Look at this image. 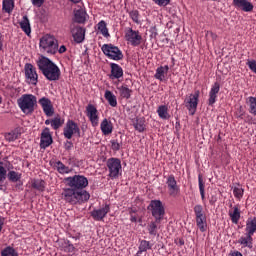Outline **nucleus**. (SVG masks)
Listing matches in <instances>:
<instances>
[{"label":"nucleus","instance_id":"nucleus-52","mask_svg":"<svg viewBox=\"0 0 256 256\" xmlns=\"http://www.w3.org/2000/svg\"><path fill=\"white\" fill-rule=\"evenodd\" d=\"M30 1L34 7H41L45 3V0H30Z\"/></svg>","mask_w":256,"mask_h":256},{"label":"nucleus","instance_id":"nucleus-31","mask_svg":"<svg viewBox=\"0 0 256 256\" xmlns=\"http://www.w3.org/2000/svg\"><path fill=\"white\" fill-rule=\"evenodd\" d=\"M167 73H169V65L160 66L156 69L154 77L158 79V81H165V75H167Z\"/></svg>","mask_w":256,"mask_h":256},{"label":"nucleus","instance_id":"nucleus-54","mask_svg":"<svg viewBox=\"0 0 256 256\" xmlns=\"http://www.w3.org/2000/svg\"><path fill=\"white\" fill-rule=\"evenodd\" d=\"M133 213H135V211H133V210H131L130 211V221L132 222V223H137V216H135V215H133Z\"/></svg>","mask_w":256,"mask_h":256},{"label":"nucleus","instance_id":"nucleus-30","mask_svg":"<svg viewBox=\"0 0 256 256\" xmlns=\"http://www.w3.org/2000/svg\"><path fill=\"white\" fill-rule=\"evenodd\" d=\"M238 243L242 245V247L253 249V235L246 233V236L240 237V239L238 240Z\"/></svg>","mask_w":256,"mask_h":256},{"label":"nucleus","instance_id":"nucleus-27","mask_svg":"<svg viewBox=\"0 0 256 256\" xmlns=\"http://www.w3.org/2000/svg\"><path fill=\"white\" fill-rule=\"evenodd\" d=\"M20 29L29 37L31 35V22L29 21V17L27 15L23 16L22 20L19 22Z\"/></svg>","mask_w":256,"mask_h":256},{"label":"nucleus","instance_id":"nucleus-38","mask_svg":"<svg viewBox=\"0 0 256 256\" xmlns=\"http://www.w3.org/2000/svg\"><path fill=\"white\" fill-rule=\"evenodd\" d=\"M55 167L58 173H60L61 175L69 174L71 172V168H69L68 166H65V164H63V162L61 161H57L55 163Z\"/></svg>","mask_w":256,"mask_h":256},{"label":"nucleus","instance_id":"nucleus-10","mask_svg":"<svg viewBox=\"0 0 256 256\" xmlns=\"http://www.w3.org/2000/svg\"><path fill=\"white\" fill-rule=\"evenodd\" d=\"M166 179V187L168 189V195L170 197H179L181 193V187L177 184V180L175 179V175L170 174L168 176H164Z\"/></svg>","mask_w":256,"mask_h":256},{"label":"nucleus","instance_id":"nucleus-49","mask_svg":"<svg viewBox=\"0 0 256 256\" xmlns=\"http://www.w3.org/2000/svg\"><path fill=\"white\" fill-rule=\"evenodd\" d=\"M246 65L252 73L256 74V60H247Z\"/></svg>","mask_w":256,"mask_h":256},{"label":"nucleus","instance_id":"nucleus-58","mask_svg":"<svg viewBox=\"0 0 256 256\" xmlns=\"http://www.w3.org/2000/svg\"><path fill=\"white\" fill-rule=\"evenodd\" d=\"M3 225H5V219L0 216V232L3 231Z\"/></svg>","mask_w":256,"mask_h":256},{"label":"nucleus","instance_id":"nucleus-53","mask_svg":"<svg viewBox=\"0 0 256 256\" xmlns=\"http://www.w3.org/2000/svg\"><path fill=\"white\" fill-rule=\"evenodd\" d=\"M72 147H73V142L69 140L65 142L64 148L66 149V151H71Z\"/></svg>","mask_w":256,"mask_h":256},{"label":"nucleus","instance_id":"nucleus-29","mask_svg":"<svg viewBox=\"0 0 256 256\" xmlns=\"http://www.w3.org/2000/svg\"><path fill=\"white\" fill-rule=\"evenodd\" d=\"M245 232L248 235H252V236L255 235V233H256V217L247 219Z\"/></svg>","mask_w":256,"mask_h":256},{"label":"nucleus","instance_id":"nucleus-36","mask_svg":"<svg viewBox=\"0 0 256 256\" xmlns=\"http://www.w3.org/2000/svg\"><path fill=\"white\" fill-rule=\"evenodd\" d=\"M6 177H8V181H10V183H17L21 181L22 174L14 170H11L8 172Z\"/></svg>","mask_w":256,"mask_h":256},{"label":"nucleus","instance_id":"nucleus-56","mask_svg":"<svg viewBox=\"0 0 256 256\" xmlns=\"http://www.w3.org/2000/svg\"><path fill=\"white\" fill-rule=\"evenodd\" d=\"M3 43H5V36L0 32V51L3 49Z\"/></svg>","mask_w":256,"mask_h":256},{"label":"nucleus","instance_id":"nucleus-4","mask_svg":"<svg viewBox=\"0 0 256 256\" xmlns=\"http://www.w3.org/2000/svg\"><path fill=\"white\" fill-rule=\"evenodd\" d=\"M66 187H72L77 191H87L85 188L89 186V180L84 175H74L64 178Z\"/></svg>","mask_w":256,"mask_h":256},{"label":"nucleus","instance_id":"nucleus-11","mask_svg":"<svg viewBox=\"0 0 256 256\" xmlns=\"http://www.w3.org/2000/svg\"><path fill=\"white\" fill-rule=\"evenodd\" d=\"M125 39L132 47H139L143 42V36H141L139 30H133V28H127Z\"/></svg>","mask_w":256,"mask_h":256},{"label":"nucleus","instance_id":"nucleus-32","mask_svg":"<svg viewBox=\"0 0 256 256\" xmlns=\"http://www.w3.org/2000/svg\"><path fill=\"white\" fill-rule=\"evenodd\" d=\"M14 9H15V0L2 1V11H4V13H8L9 15H11Z\"/></svg>","mask_w":256,"mask_h":256},{"label":"nucleus","instance_id":"nucleus-6","mask_svg":"<svg viewBox=\"0 0 256 256\" xmlns=\"http://www.w3.org/2000/svg\"><path fill=\"white\" fill-rule=\"evenodd\" d=\"M193 211L195 215L196 226L198 227L201 233H205V231H207V214L205 213L203 205H195Z\"/></svg>","mask_w":256,"mask_h":256},{"label":"nucleus","instance_id":"nucleus-13","mask_svg":"<svg viewBox=\"0 0 256 256\" xmlns=\"http://www.w3.org/2000/svg\"><path fill=\"white\" fill-rule=\"evenodd\" d=\"M63 135L65 139H73V135L81 137V129L75 121L68 120L66 126L63 129Z\"/></svg>","mask_w":256,"mask_h":256},{"label":"nucleus","instance_id":"nucleus-1","mask_svg":"<svg viewBox=\"0 0 256 256\" xmlns=\"http://www.w3.org/2000/svg\"><path fill=\"white\" fill-rule=\"evenodd\" d=\"M62 199L68 205H83L91 199V194L87 191H80L71 186H66L62 191Z\"/></svg>","mask_w":256,"mask_h":256},{"label":"nucleus","instance_id":"nucleus-21","mask_svg":"<svg viewBox=\"0 0 256 256\" xmlns=\"http://www.w3.org/2000/svg\"><path fill=\"white\" fill-rule=\"evenodd\" d=\"M219 91H221V84L215 82L209 92L208 105L210 107H213L214 103H217V95H219Z\"/></svg>","mask_w":256,"mask_h":256},{"label":"nucleus","instance_id":"nucleus-43","mask_svg":"<svg viewBox=\"0 0 256 256\" xmlns=\"http://www.w3.org/2000/svg\"><path fill=\"white\" fill-rule=\"evenodd\" d=\"M145 119L139 118L134 123V128L138 133H143L145 131Z\"/></svg>","mask_w":256,"mask_h":256},{"label":"nucleus","instance_id":"nucleus-3","mask_svg":"<svg viewBox=\"0 0 256 256\" xmlns=\"http://www.w3.org/2000/svg\"><path fill=\"white\" fill-rule=\"evenodd\" d=\"M17 104L24 115H32L35 112L37 105V96L33 94H24L18 100Z\"/></svg>","mask_w":256,"mask_h":256},{"label":"nucleus","instance_id":"nucleus-44","mask_svg":"<svg viewBox=\"0 0 256 256\" xmlns=\"http://www.w3.org/2000/svg\"><path fill=\"white\" fill-rule=\"evenodd\" d=\"M98 30L103 35V37H109V29H107V23L104 20H101L98 23Z\"/></svg>","mask_w":256,"mask_h":256},{"label":"nucleus","instance_id":"nucleus-55","mask_svg":"<svg viewBox=\"0 0 256 256\" xmlns=\"http://www.w3.org/2000/svg\"><path fill=\"white\" fill-rule=\"evenodd\" d=\"M228 256H243V254L237 250H234V251H230Z\"/></svg>","mask_w":256,"mask_h":256},{"label":"nucleus","instance_id":"nucleus-62","mask_svg":"<svg viewBox=\"0 0 256 256\" xmlns=\"http://www.w3.org/2000/svg\"><path fill=\"white\" fill-rule=\"evenodd\" d=\"M3 103V97L0 96V105Z\"/></svg>","mask_w":256,"mask_h":256},{"label":"nucleus","instance_id":"nucleus-39","mask_svg":"<svg viewBox=\"0 0 256 256\" xmlns=\"http://www.w3.org/2000/svg\"><path fill=\"white\" fill-rule=\"evenodd\" d=\"M86 13L83 10H77L74 14V21L76 23H85V21L87 20L86 18Z\"/></svg>","mask_w":256,"mask_h":256},{"label":"nucleus","instance_id":"nucleus-47","mask_svg":"<svg viewBox=\"0 0 256 256\" xmlns=\"http://www.w3.org/2000/svg\"><path fill=\"white\" fill-rule=\"evenodd\" d=\"M1 256H19V254H17L13 247L8 246L1 251Z\"/></svg>","mask_w":256,"mask_h":256},{"label":"nucleus","instance_id":"nucleus-28","mask_svg":"<svg viewBox=\"0 0 256 256\" xmlns=\"http://www.w3.org/2000/svg\"><path fill=\"white\" fill-rule=\"evenodd\" d=\"M156 113L158 114V117L164 121L171 119V114H169V107L167 105H160L157 108Z\"/></svg>","mask_w":256,"mask_h":256},{"label":"nucleus","instance_id":"nucleus-40","mask_svg":"<svg viewBox=\"0 0 256 256\" xmlns=\"http://www.w3.org/2000/svg\"><path fill=\"white\" fill-rule=\"evenodd\" d=\"M161 222H157V220L155 219V221H151L148 225H147V231L149 233V235H153V237H155L157 235V225H159Z\"/></svg>","mask_w":256,"mask_h":256},{"label":"nucleus","instance_id":"nucleus-42","mask_svg":"<svg viewBox=\"0 0 256 256\" xmlns=\"http://www.w3.org/2000/svg\"><path fill=\"white\" fill-rule=\"evenodd\" d=\"M127 13L130 19H132L133 23H136V25L141 24V21L139 20V17H141V14H139L138 10H132V11L127 10Z\"/></svg>","mask_w":256,"mask_h":256},{"label":"nucleus","instance_id":"nucleus-15","mask_svg":"<svg viewBox=\"0 0 256 256\" xmlns=\"http://www.w3.org/2000/svg\"><path fill=\"white\" fill-rule=\"evenodd\" d=\"M111 211V205L105 203L102 207L94 209L90 212V215L94 221H103L107 217V214Z\"/></svg>","mask_w":256,"mask_h":256},{"label":"nucleus","instance_id":"nucleus-50","mask_svg":"<svg viewBox=\"0 0 256 256\" xmlns=\"http://www.w3.org/2000/svg\"><path fill=\"white\" fill-rule=\"evenodd\" d=\"M152 1L159 7H167V5L171 3V0H152Z\"/></svg>","mask_w":256,"mask_h":256},{"label":"nucleus","instance_id":"nucleus-19","mask_svg":"<svg viewBox=\"0 0 256 256\" xmlns=\"http://www.w3.org/2000/svg\"><path fill=\"white\" fill-rule=\"evenodd\" d=\"M232 5L236 9L244 11V13H251V11L254 9L253 3H251L249 0H233Z\"/></svg>","mask_w":256,"mask_h":256},{"label":"nucleus","instance_id":"nucleus-9","mask_svg":"<svg viewBox=\"0 0 256 256\" xmlns=\"http://www.w3.org/2000/svg\"><path fill=\"white\" fill-rule=\"evenodd\" d=\"M107 168L109 171L108 176L110 179H117L119 175H121L123 171V167L121 166V159L119 158H110L107 160Z\"/></svg>","mask_w":256,"mask_h":256},{"label":"nucleus","instance_id":"nucleus-35","mask_svg":"<svg viewBox=\"0 0 256 256\" xmlns=\"http://www.w3.org/2000/svg\"><path fill=\"white\" fill-rule=\"evenodd\" d=\"M19 137H21V131L19 130V128H16L11 132L5 134V139L6 141H9V143L17 141Z\"/></svg>","mask_w":256,"mask_h":256},{"label":"nucleus","instance_id":"nucleus-41","mask_svg":"<svg viewBox=\"0 0 256 256\" xmlns=\"http://www.w3.org/2000/svg\"><path fill=\"white\" fill-rule=\"evenodd\" d=\"M198 185L202 202L205 203V182L203 181V176L201 174L198 175Z\"/></svg>","mask_w":256,"mask_h":256},{"label":"nucleus","instance_id":"nucleus-33","mask_svg":"<svg viewBox=\"0 0 256 256\" xmlns=\"http://www.w3.org/2000/svg\"><path fill=\"white\" fill-rule=\"evenodd\" d=\"M117 89L122 99H131V94L133 93V90L129 89V87L126 84L117 87Z\"/></svg>","mask_w":256,"mask_h":256},{"label":"nucleus","instance_id":"nucleus-45","mask_svg":"<svg viewBox=\"0 0 256 256\" xmlns=\"http://www.w3.org/2000/svg\"><path fill=\"white\" fill-rule=\"evenodd\" d=\"M245 193V190L241 188V185H237L233 188V195L238 201H241L243 199V194Z\"/></svg>","mask_w":256,"mask_h":256},{"label":"nucleus","instance_id":"nucleus-8","mask_svg":"<svg viewBox=\"0 0 256 256\" xmlns=\"http://www.w3.org/2000/svg\"><path fill=\"white\" fill-rule=\"evenodd\" d=\"M101 51L106 57H108V59H111L112 61L123 60V51L113 44H104L101 47Z\"/></svg>","mask_w":256,"mask_h":256},{"label":"nucleus","instance_id":"nucleus-14","mask_svg":"<svg viewBox=\"0 0 256 256\" xmlns=\"http://www.w3.org/2000/svg\"><path fill=\"white\" fill-rule=\"evenodd\" d=\"M70 33L73 37V41L77 44L83 43L85 41V28L72 23L70 25Z\"/></svg>","mask_w":256,"mask_h":256},{"label":"nucleus","instance_id":"nucleus-17","mask_svg":"<svg viewBox=\"0 0 256 256\" xmlns=\"http://www.w3.org/2000/svg\"><path fill=\"white\" fill-rule=\"evenodd\" d=\"M38 103L39 105H41L43 112L47 117H53L55 109L53 108V103L49 98L42 97L41 99H39Z\"/></svg>","mask_w":256,"mask_h":256},{"label":"nucleus","instance_id":"nucleus-48","mask_svg":"<svg viewBox=\"0 0 256 256\" xmlns=\"http://www.w3.org/2000/svg\"><path fill=\"white\" fill-rule=\"evenodd\" d=\"M63 120H61V117H55L51 120V127L57 131L62 125H63Z\"/></svg>","mask_w":256,"mask_h":256},{"label":"nucleus","instance_id":"nucleus-24","mask_svg":"<svg viewBox=\"0 0 256 256\" xmlns=\"http://www.w3.org/2000/svg\"><path fill=\"white\" fill-rule=\"evenodd\" d=\"M110 68V79H121V77H123V68L119 66V64L111 63Z\"/></svg>","mask_w":256,"mask_h":256},{"label":"nucleus","instance_id":"nucleus-59","mask_svg":"<svg viewBox=\"0 0 256 256\" xmlns=\"http://www.w3.org/2000/svg\"><path fill=\"white\" fill-rule=\"evenodd\" d=\"M176 244L182 247V245H185V240H183V238H179L178 241L176 240Z\"/></svg>","mask_w":256,"mask_h":256},{"label":"nucleus","instance_id":"nucleus-34","mask_svg":"<svg viewBox=\"0 0 256 256\" xmlns=\"http://www.w3.org/2000/svg\"><path fill=\"white\" fill-rule=\"evenodd\" d=\"M104 98L110 105V107H117V96L111 92V90H106L104 94Z\"/></svg>","mask_w":256,"mask_h":256},{"label":"nucleus","instance_id":"nucleus-37","mask_svg":"<svg viewBox=\"0 0 256 256\" xmlns=\"http://www.w3.org/2000/svg\"><path fill=\"white\" fill-rule=\"evenodd\" d=\"M153 248V244L147 240H141L139 245L138 253L141 255V253H147L149 249Z\"/></svg>","mask_w":256,"mask_h":256},{"label":"nucleus","instance_id":"nucleus-57","mask_svg":"<svg viewBox=\"0 0 256 256\" xmlns=\"http://www.w3.org/2000/svg\"><path fill=\"white\" fill-rule=\"evenodd\" d=\"M58 53L63 54L67 51V47L65 45L60 46V48H57Z\"/></svg>","mask_w":256,"mask_h":256},{"label":"nucleus","instance_id":"nucleus-26","mask_svg":"<svg viewBox=\"0 0 256 256\" xmlns=\"http://www.w3.org/2000/svg\"><path fill=\"white\" fill-rule=\"evenodd\" d=\"M30 185L36 191L43 193L45 191V187H47V182L43 179H32Z\"/></svg>","mask_w":256,"mask_h":256},{"label":"nucleus","instance_id":"nucleus-18","mask_svg":"<svg viewBox=\"0 0 256 256\" xmlns=\"http://www.w3.org/2000/svg\"><path fill=\"white\" fill-rule=\"evenodd\" d=\"M25 75L26 79H29L31 85H37L39 75H37V70H35V67L32 64L25 65Z\"/></svg>","mask_w":256,"mask_h":256},{"label":"nucleus","instance_id":"nucleus-16","mask_svg":"<svg viewBox=\"0 0 256 256\" xmlns=\"http://www.w3.org/2000/svg\"><path fill=\"white\" fill-rule=\"evenodd\" d=\"M86 115H87L90 123H92L93 127H97V125H99V111L97 110L95 105H93V104L87 105Z\"/></svg>","mask_w":256,"mask_h":256},{"label":"nucleus","instance_id":"nucleus-22","mask_svg":"<svg viewBox=\"0 0 256 256\" xmlns=\"http://www.w3.org/2000/svg\"><path fill=\"white\" fill-rule=\"evenodd\" d=\"M228 215L231 219V222L234 223V225H237L241 219V208L239 204L235 205L232 210H229Z\"/></svg>","mask_w":256,"mask_h":256},{"label":"nucleus","instance_id":"nucleus-23","mask_svg":"<svg viewBox=\"0 0 256 256\" xmlns=\"http://www.w3.org/2000/svg\"><path fill=\"white\" fill-rule=\"evenodd\" d=\"M100 129L102 135H111V133H113V122L107 118H104L100 123Z\"/></svg>","mask_w":256,"mask_h":256},{"label":"nucleus","instance_id":"nucleus-61","mask_svg":"<svg viewBox=\"0 0 256 256\" xmlns=\"http://www.w3.org/2000/svg\"><path fill=\"white\" fill-rule=\"evenodd\" d=\"M72 3H80L81 0H70Z\"/></svg>","mask_w":256,"mask_h":256},{"label":"nucleus","instance_id":"nucleus-5","mask_svg":"<svg viewBox=\"0 0 256 256\" xmlns=\"http://www.w3.org/2000/svg\"><path fill=\"white\" fill-rule=\"evenodd\" d=\"M147 209L151 212L156 223H161L165 217V206L163 205V202H161V200H151Z\"/></svg>","mask_w":256,"mask_h":256},{"label":"nucleus","instance_id":"nucleus-46","mask_svg":"<svg viewBox=\"0 0 256 256\" xmlns=\"http://www.w3.org/2000/svg\"><path fill=\"white\" fill-rule=\"evenodd\" d=\"M249 101V113L256 117V97L250 96L248 98Z\"/></svg>","mask_w":256,"mask_h":256},{"label":"nucleus","instance_id":"nucleus-20","mask_svg":"<svg viewBox=\"0 0 256 256\" xmlns=\"http://www.w3.org/2000/svg\"><path fill=\"white\" fill-rule=\"evenodd\" d=\"M53 144V137L51 136V131L49 128H44L41 133L40 147L41 149H47Z\"/></svg>","mask_w":256,"mask_h":256},{"label":"nucleus","instance_id":"nucleus-60","mask_svg":"<svg viewBox=\"0 0 256 256\" xmlns=\"http://www.w3.org/2000/svg\"><path fill=\"white\" fill-rule=\"evenodd\" d=\"M45 125H51V120L47 119V120L45 121Z\"/></svg>","mask_w":256,"mask_h":256},{"label":"nucleus","instance_id":"nucleus-25","mask_svg":"<svg viewBox=\"0 0 256 256\" xmlns=\"http://www.w3.org/2000/svg\"><path fill=\"white\" fill-rule=\"evenodd\" d=\"M58 245L65 253H73V251H75V246L71 244V241L69 240L60 239L58 240Z\"/></svg>","mask_w":256,"mask_h":256},{"label":"nucleus","instance_id":"nucleus-7","mask_svg":"<svg viewBox=\"0 0 256 256\" xmlns=\"http://www.w3.org/2000/svg\"><path fill=\"white\" fill-rule=\"evenodd\" d=\"M40 49H43L46 53L50 55H55L57 53V47H59L57 43V39L54 36L46 34L40 39Z\"/></svg>","mask_w":256,"mask_h":256},{"label":"nucleus","instance_id":"nucleus-2","mask_svg":"<svg viewBox=\"0 0 256 256\" xmlns=\"http://www.w3.org/2000/svg\"><path fill=\"white\" fill-rule=\"evenodd\" d=\"M37 66L47 81H59L61 78V69L47 57L42 56L37 61Z\"/></svg>","mask_w":256,"mask_h":256},{"label":"nucleus","instance_id":"nucleus-51","mask_svg":"<svg viewBox=\"0 0 256 256\" xmlns=\"http://www.w3.org/2000/svg\"><path fill=\"white\" fill-rule=\"evenodd\" d=\"M111 149L112 151H119L121 149V143L117 140H111Z\"/></svg>","mask_w":256,"mask_h":256},{"label":"nucleus","instance_id":"nucleus-12","mask_svg":"<svg viewBox=\"0 0 256 256\" xmlns=\"http://www.w3.org/2000/svg\"><path fill=\"white\" fill-rule=\"evenodd\" d=\"M200 95L201 91L195 90L193 94H190L189 98L184 100V103H186V109H188L190 115H195V113H197Z\"/></svg>","mask_w":256,"mask_h":256}]
</instances>
